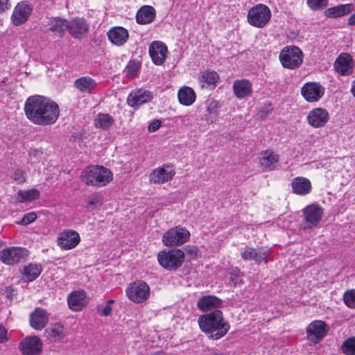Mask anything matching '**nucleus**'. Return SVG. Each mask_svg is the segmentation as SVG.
<instances>
[{"label": "nucleus", "mask_w": 355, "mask_h": 355, "mask_svg": "<svg viewBox=\"0 0 355 355\" xmlns=\"http://www.w3.org/2000/svg\"><path fill=\"white\" fill-rule=\"evenodd\" d=\"M140 68L139 62L135 61H130L126 67L127 74L133 77L136 75Z\"/></svg>", "instance_id": "44"}, {"label": "nucleus", "mask_w": 355, "mask_h": 355, "mask_svg": "<svg viewBox=\"0 0 355 355\" xmlns=\"http://www.w3.org/2000/svg\"><path fill=\"white\" fill-rule=\"evenodd\" d=\"M223 305V301L214 295H205L200 297L197 302L198 308L204 312L217 309Z\"/></svg>", "instance_id": "24"}, {"label": "nucleus", "mask_w": 355, "mask_h": 355, "mask_svg": "<svg viewBox=\"0 0 355 355\" xmlns=\"http://www.w3.org/2000/svg\"><path fill=\"white\" fill-rule=\"evenodd\" d=\"M291 187L294 193L305 196L311 191V181L304 177H297L292 180Z\"/></svg>", "instance_id": "27"}, {"label": "nucleus", "mask_w": 355, "mask_h": 355, "mask_svg": "<svg viewBox=\"0 0 355 355\" xmlns=\"http://www.w3.org/2000/svg\"><path fill=\"white\" fill-rule=\"evenodd\" d=\"M155 16L156 12L153 6H144L137 11L136 20L139 24H148L155 19Z\"/></svg>", "instance_id": "30"}, {"label": "nucleus", "mask_w": 355, "mask_h": 355, "mask_svg": "<svg viewBox=\"0 0 355 355\" xmlns=\"http://www.w3.org/2000/svg\"><path fill=\"white\" fill-rule=\"evenodd\" d=\"M80 179L88 186L102 187L112 181L113 173L105 166L91 165L82 171Z\"/></svg>", "instance_id": "3"}, {"label": "nucleus", "mask_w": 355, "mask_h": 355, "mask_svg": "<svg viewBox=\"0 0 355 355\" xmlns=\"http://www.w3.org/2000/svg\"><path fill=\"white\" fill-rule=\"evenodd\" d=\"M69 307L73 311H80L86 304V293L83 290L71 293L67 298Z\"/></svg>", "instance_id": "25"}, {"label": "nucleus", "mask_w": 355, "mask_h": 355, "mask_svg": "<svg viewBox=\"0 0 355 355\" xmlns=\"http://www.w3.org/2000/svg\"><path fill=\"white\" fill-rule=\"evenodd\" d=\"M160 266L168 270H176L184 261V252L180 249L162 250L157 254Z\"/></svg>", "instance_id": "4"}, {"label": "nucleus", "mask_w": 355, "mask_h": 355, "mask_svg": "<svg viewBox=\"0 0 355 355\" xmlns=\"http://www.w3.org/2000/svg\"><path fill=\"white\" fill-rule=\"evenodd\" d=\"M348 24L349 26H355V12L348 19Z\"/></svg>", "instance_id": "54"}, {"label": "nucleus", "mask_w": 355, "mask_h": 355, "mask_svg": "<svg viewBox=\"0 0 355 355\" xmlns=\"http://www.w3.org/2000/svg\"><path fill=\"white\" fill-rule=\"evenodd\" d=\"M184 250V255H187L189 259H193L197 257L198 248L196 246L187 245Z\"/></svg>", "instance_id": "47"}, {"label": "nucleus", "mask_w": 355, "mask_h": 355, "mask_svg": "<svg viewBox=\"0 0 355 355\" xmlns=\"http://www.w3.org/2000/svg\"><path fill=\"white\" fill-rule=\"evenodd\" d=\"M343 300L347 306L355 309V290L346 291L343 295Z\"/></svg>", "instance_id": "43"}, {"label": "nucleus", "mask_w": 355, "mask_h": 355, "mask_svg": "<svg viewBox=\"0 0 355 355\" xmlns=\"http://www.w3.org/2000/svg\"><path fill=\"white\" fill-rule=\"evenodd\" d=\"M303 58L302 50L296 46H286L279 54V60L282 66L288 69L299 68L302 64Z\"/></svg>", "instance_id": "5"}, {"label": "nucleus", "mask_w": 355, "mask_h": 355, "mask_svg": "<svg viewBox=\"0 0 355 355\" xmlns=\"http://www.w3.org/2000/svg\"><path fill=\"white\" fill-rule=\"evenodd\" d=\"M112 310V309L111 306L105 304L104 308L99 312V314L103 316H108L111 314Z\"/></svg>", "instance_id": "52"}, {"label": "nucleus", "mask_w": 355, "mask_h": 355, "mask_svg": "<svg viewBox=\"0 0 355 355\" xmlns=\"http://www.w3.org/2000/svg\"><path fill=\"white\" fill-rule=\"evenodd\" d=\"M270 255V250L263 247L254 248L245 246L241 251V257L244 261H254L257 264H260L262 261L267 263Z\"/></svg>", "instance_id": "11"}, {"label": "nucleus", "mask_w": 355, "mask_h": 355, "mask_svg": "<svg viewBox=\"0 0 355 355\" xmlns=\"http://www.w3.org/2000/svg\"><path fill=\"white\" fill-rule=\"evenodd\" d=\"M175 171L173 166L164 164L162 166L155 168L149 174V180L155 184H162L173 180Z\"/></svg>", "instance_id": "12"}, {"label": "nucleus", "mask_w": 355, "mask_h": 355, "mask_svg": "<svg viewBox=\"0 0 355 355\" xmlns=\"http://www.w3.org/2000/svg\"><path fill=\"white\" fill-rule=\"evenodd\" d=\"M178 97L180 104L189 106L195 102L196 95L192 88L184 86L179 89Z\"/></svg>", "instance_id": "34"}, {"label": "nucleus", "mask_w": 355, "mask_h": 355, "mask_svg": "<svg viewBox=\"0 0 355 355\" xmlns=\"http://www.w3.org/2000/svg\"><path fill=\"white\" fill-rule=\"evenodd\" d=\"M103 201V196L98 193H94L88 198L87 204L90 206L96 205H101Z\"/></svg>", "instance_id": "46"}, {"label": "nucleus", "mask_w": 355, "mask_h": 355, "mask_svg": "<svg viewBox=\"0 0 355 355\" xmlns=\"http://www.w3.org/2000/svg\"><path fill=\"white\" fill-rule=\"evenodd\" d=\"M49 322V315L46 310L41 308H36L30 314V324L36 329L41 330L45 327Z\"/></svg>", "instance_id": "23"}, {"label": "nucleus", "mask_w": 355, "mask_h": 355, "mask_svg": "<svg viewBox=\"0 0 355 355\" xmlns=\"http://www.w3.org/2000/svg\"><path fill=\"white\" fill-rule=\"evenodd\" d=\"M8 0H0V12H3L9 8Z\"/></svg>", "instance_id": "53"}, {"label": "nucleus", "mask_w": 355, "mask_h": 355, "mask_svg": "<svg viewBox=\"0 0 355 355\" xmlns=\"http://www.w3.org/2000/svg\"><path fill=\"white\" fill-rule=\"evenodd\" d=\"M272 105L270 103H269L268 105H265L264 107H263L261 108V110H260L261 116H266L267 114L270 113L272 112Z\"/></svg>", "instance_id": "51"}, {"label": "nucleus", "mask_w": 355, "mask_h": 355, "mask_svg": "<svg viewBox=\"0 0 355 355\" xmlns=\"http://www.w3.org/2000/svg\"><path fill=\"white\" fill-rule=\"evenodd\" d=\"M233 90L235 96L238 98H244L251 95L252 92V85L251 83L246 79L236 80L233 84Z\"/></svg>", "instance_id": "28"}, {"label": "nucleus", "mask_w": 355, "mask_h": 355, "mask_svg": "<svg viewBox=\"0 0 355 355\" xmlns=\"http://www.w3.org/2000/svg\"><path fill=\"white\" fill-rule=\"evenodd\" d=\"M212 355H227V354L225 353H223V352H218L213 353Z\"/></svg>", "instance_id": "57"}, {"label": "nucleus", "mask_w": 355, "mask_h": 355, "mask_svg": "<svg viewBox=\"0 0 355 355\" xmlns=\"http://www.w3.org/2000/svg\"><path fill=\"white\" fill-rule=\"evenodd\" d=\"M247 17L250 25L257 28H262L270 21L271 11L267 6L260 3L249 10Z\"/></svg>", "instance_id": "6"}, {"label": "nucleus", "mask_w": 355, "mask_h": 355, "mask_svg": "<svg viewBox=\"0 0 355 355\" xmlns=\"http://www.w3.org/2000/svg\"><path fill=\"white\" fill-rule=\"evenodd\" d=\"M279 162V155L272 151L266 150L261 153L260 163L266 169L272 171L275 168V164Z\"/></svg>", "instance_id": "35"}, {"label": "nucleus", "mask_w": 355, "mask_h": 355, "mask_svg": "<svg viewBox=\"0 0 355 355\" xmlns=\"http://www.w3.org/2000/svg\"><path fill=\"white\" fill-rule=\"evenodd\" d=\"M206 117H210V115H209V114L208 112H207V114H205L204 115L203 119H204L205 121V118H206Z\"/></svg>", "instance_id": "58"}, {"label": "nucleus", "mask_w": 355, "mask_h": 355, "mask_svg": "<svg viewBox=\"0 0 355 355\" xmlns=\"http://www.w3.org/2000/svg\"><path fill=\"white\" fill-rule=\"evenodd\" d=\"M7 340V329L2 324H0V343H3Z\"/></svg>", "instance_id": "50"}, {"label": "nucleus", "mask_w": 355, "mask_h": 355, "mask_svg": "<svg viewBox=\"0 0 355 355\" xmlns=\"http://www.w3.org/2000/svg\"><path fill=\"white\" fill-rule=\"evenodd\" d=\"M153 93L148 90L139 89L131 92L127 98V103L130 107H135L150 101Z\"/></svg>", "instance_id": "20"}, {"label": "nucleus", "mask_w": 355, "mask_h": 355, "mask_svg": "<svg viewBox=\"0 0 355 355\" xmlns=\"http://www.w3.org/2000/svg\"><path fill=\"white\" fill-rule=\"evenodd\" d=\"M162 121L159 119H155L153 121L148 125V131L149 132H155L157 131L161 126Z\"/></svg>", "instance_id": "49"}, {"label": "nucleus", "mask_w": 355, "mask_h": 355, "mask_svg": "<svg viewBox=\"0 0 355 355\" xmlns=\"http://www.w3.org/2000/svg\"><path fill=\"white\" fill-rule=\"evenodd\" d=\"M329 328L328 325L322 320L312 322L306 328V336L309 341L316 344L320 342L327 334Z\"/></svg>", "instance_id": "13"}, {"label": "nucleus", "mask_w": 355, "mask_h": 355, "mask_svg": "<svg viewBox=\"0 0 355 355\" xmlns=\"http://www.w3.org/2000/svg\"><path fill=\"white\" fill-rule=\"evenodd\" d=\"M198 323L201 331L213 340L223 337L230 328V324L223 318V312L218 309L200 315Z\"/></svg>", "instance_id": "2"}, {"label": "nucleus", "mask_w": 355, "mask_h": 355, "mask_svg": "<svg viewBox=\"0 0 355 355\" xmlns=\"http://www.w3.org/2000/svg\"><path fill=\"white\" fill-rule=\"evenodd\" d=\"M325 88L319 82H307L301 88V94L309 103L318 101L324 94Z\"/></svg>", "instance_id": "10"}, {"label": "nucleus", "mask_w": 355, "mask_h": 355, "mask_svg": "<svg viewBox=\"0 0 355 355\" xmlns=\"http://www.w3.org/2000/svg\"><path fill=\"white\" fill-rule=\"evenodd\" d=\"M114 123V119L110 114L99 113L96 119L95 124L103 130H108Z\"/></svg>", "instance_id": "38"}, {"label": "nucleus", "mask_w": 355, "mask_h": 355, "mask_svg": "<svg viewBox=\"0 0 355 355\" xmlns=\"http://www.w3.org/2000/svg\"><path fill=\"white\" fill-rule=\"evenodd\" d=\"M189 232L184 227L176 226L169 229L162 236V242L167 247L178 246L189 241Z\"/></svg>", "instance_id": "7"}, {"label": "nucleus", "mask_w": 355, "mask_h": 355, "mask_svg": "<svg viewBox=\"0 0 355 355\" xmlns=\"http://www.w3.org/2000/svg\"><path fill=\"white\" fill-rule=\"evenodd\" d=\"M95 80L89 76H82L76 79L74 83V87L82 93L92 94L96 87Z\"/></svg>", "instance_id": "31"}, {"label": "nucleus", "mask_w": 355, "mask_h": 355, "mask_svg": "<svg viewBox=\"0 0 355 355\" xmlns=\"http://www.w3.org/2000/svg\"><path fill=\"white\" fill-rule=\"evenodd\" d=\"M167 46L160 41H154L149 46V53L154 64L161 65L166 60Z\"/></svg>", "instance_id": "18"}, {"label": "nucleus", "mask_w": 355, "mask_h": 355, "mask_svg": "<svg viewBox=\"0 0 355 355\" xmlns=\"http://www.w3.org/2000/svg\"><path fill=\"white\" fill-rule=\"evenodd\" d=\"M68 24L69 28H67V30L70 35L76 39L82 38L89 30V25L83 18H73L68 21Z\"/></svg>", "instance_id": "19"}, {"label": "nucleus", "mask_w": 355, "mask_h": 355, "mask_svg": "<svg viewBox=\"0 0 355 355\" xmlns=\"http://www.w3.org/2000/svg\"><path fill=\"white\" fill-rule=\"evenodd\" d=\"M354 10L353 3L342 4L329 8L324 10V15L329 18H337L346 15Z\"/></svg>", "instance_id": "29"}, {"label": "nucleus", "mask_w": 355, "mask_h": 355, "mask_svg": "<svg viewBox=\"0 0 355 355\" xmlns=\"http://www.w3.org/2000/svg\"><path fill=\"white\" fill-rule=\"evenodd\" d=\"M351 91H352V93L353 94V95L355 96V80H354V85H352V87L351 89Z\"/></svg>", "instance_id": "55"}, {"label": "nucleus", "mask_w": 355, "mask_h": 355, "mask_svg": "<svg viewBox=\"0 0 355 355\" xmlns=\"http://www.w3.org/2000/svg\"><path fill=\"white\" fill-rule=\"evenodd\" d=\"M46 26L49 31L59 36H62L69 28L68 21L59 17L50 19Z\"/></svg>", "instance_id": "33"}, {"label": "nucleus", "mask_w": 355, "mask_h": 355, "mask_svg": "<svg viewBox=\"0 0 355 355\" xmlns=\"http://www.w3.org/2000/svg\"><path fill=\"white\" fill-rule=\"evenodd\" d=\"M354 61L351 55L343 53L336 60L334 68L337 73L342 76L351 75L354 71Z\"/></svg>", "instance_id": "16"}, {"label": "nucleus", "mask_w": 355, "mask_h": 355, "mask_svg": "<svg viewBox=\"0 0 355 355\" xmlns=\"http://www.w3.org/2000/svg\"><path fill=\"white\" fill-rule=\"evenodd\" d=\"M219 107L218 102L211 99L207 107V112L210 115V117H206L205 121L207 123H212L215 122L218 115V108Z\"/></svg>", "instance_id": "39"}, {"label": "nucleus", "mask_w": 355, "mask_h": 355, "mask_svg": "<svg viewBox=\"0 0 355 355\" xmlns=\"http://www.w3.org/2000/svg\"><path fill=\"white\" fill-rule=\"evenodd\" d=\"M302 212L304 220L309 228L316 226L323 215L322 208L317 204H311L305 207Z\"/></svg>", "instance_id": "15"}, {"label": "nucleus", "mask_w": 355, "mask_h": 355, "mask_svg": "<svg viewBox=\"0 0 355 355\" xmlns=\"http://www.w3.org/2000/svg\"><path fill=\"white\" fill-rule=\"evenodd\" d=\"M341 349L345 355H355V336L347 338L343 343Z\"/></svg>", "instance_id": "41"}, {"label": "nucleus", "mask_w": 355, "mask_h": 355, "mask_svg": "<svg viewBox=\"0 0 355 355\" xmlns=\"http://www.w3.org/2000/svg\"><path fill=\"white\" fill-rule=\"evenodd\" d=\"M329 0H307V5L312 10H320L325 8Z\"/></svg>", "instance_id": "42"}, {"label": "nucleus", "mask_w": 355, "mask_h": 355, "mask_svg": "<svg viewBox=\"0 0 355 355\" xmlns=\"http://www.w3.org/2000/svg\"><path fill=\"white\" fill-rule=\"evenodd\" d=\"M42 270L40 264L30 263L23 268L21 270V279L24 282H29L36 279Z\"/></svg>", "instance_id": "32"}, {"label": "nucleus", "mask_w": 355, "mask_h": 355, "mask_svg": "<svg viewBox=\"0 0 355 355\" xmlns=\"http://www.w3.org/2000/svg\"><path fill=\"white\" fill-rule=\"evenodd\" d=\"M13 179L18 183H24L26 181L24 173L21 169H17L13 175Z\"/></svg>", "instance_id": "48"}, {"label": "nucleus", "mask_w": 355, "mask_h": 355, "mask_svg": "<svg viewBox=\"0 0 355 355\" xmlns=\"http://www.w3.org/2000/svg\"><path fill=\"white\" fill-rule=\"evenodd\" d=\"M33 8L31 5L21 2L14 9L11 19L15 26H19L24 24L28 19Z\"/></svg>", "instance_id": "17"}, {"label": "nucleus", "mask_w": 355, "mask_h": 355, "mask_svg": "<svg viewBox=\"0 0 355 355\" xmlns=\"http://www.w3.org/2000/svg\"><path fill=\"white\" fill-rule=\"evenodd\" d=\"M36 218L37 214L35 212L31 211L28 214H26L21 218V220L19 221L17 223L22 225H27L31 223L32 222L35 221Z\"/></svg>", "instance_id": "45"}, {"label": "nucleus", "mask_w": 355, "mask_h": 355, "mask_svg": "<svg viewBox=\"0 0 355 355\" xmlns=\"http://www.w3.org/2000/svg\"><path fill=\"white\" fill-rule=\"evenodd\" d=\"M126 294L131 301L142 303L148 298L150 288L146 282L138 281L130 284L126 290Z\"/></svg>", "instance_id": "9"}, {"label": "nucleus", "mask_w": 355, "mask_h": 355, "mask_svg": "<svg viewBox=\"0 0 355 355\" xmlns=\"http://www.w3.org/2000/svg\"><path fill=\"white\" fill-rule=\"evenodd\" d=\"M24 112L27 119L33 123L46 126L56 122L60 108L53 100L44 96L35 95L26 99Z\"/></svg>", "instance_id": "1"}, {"label": "nucleus", "mask_w": 355, "mask_h": 355, "mask_svg": "<svg viewBox=\"0 0 355 355\" xmlns=\"http://www.w3.org/2000/svg\"><path fill=\"white\" fill-rule=\"evenodd\" d=\"M114 301L113 300H107V302H106V305H110V306H111V305L114 303Z\"/></svg>", "instance_id": "56"}, {"label": "nucleus", "mask_w": 355, "mask_h": 355, "mask_svg": "<svg viewBox=\"0 0 355 355\" xmlns=\"http://www.w3.org/2000/svg\"><path fill=\"white\" fill-rule=\"evenodd\" d=\"M42 346V342L38 336H26L20 342L19 349L23 355H40Z\"/></svg>", "instance_id": "14"}, {"label": "nucleus", "mask_w": 355, "mask_h": 355, "mask_svg": "<svg viewBox=\"0 0 355 355\" xmlns=\"http://www.w3.org/2000/svg\"><path fill=\"white\" fill-rule=\"evenodd\" d=\"M107 36L112 44L120 46L126 42L129 33L127 29L121 26H116L112 28L107 32Z\"/></svg>", "instance_id": "26"}, {"label": "nucleus", "mask_w": 355, "mask_h": 355, "mask_svg": "<svg viewBox=\"0 0 355 355\" xmlns=\"http://www.w3.org/2000/svg\"><path fill=\"white\" fill-rule=\"evenodd\" d=\"M40 197V191L36 189L29 190H19L17 193L16 199L20 202H31Z\"/></svg>", "instance_id": "36"}, {"label": "nucleus", "mask_w": 355, "mask_h": 355, "mask_svg": "<svg viewBox=\"0 0 355 355\" xmlns=\"http://www.w3.org/2000/svg\"><path fill=\"white\" fill-rule=\"evenodd\" d=\"M63 333V327L58 323L53 324L45 329L44 334L48 338H57L61 336Z\"/></svg>", "instance_id": "40"}, {"label": "nucleus", "mask_w": 355, "mask_h": 355, "mask_svg": "<svg viewBox=\"0 0 355 355\" xmlns=\"http://www.w3.org/2000/svg\"><path fill=\"white\" fill-rule=\"evenodd\" d=\"M80 242V236L74 230H65L58 239V245L63 249L69 250L75 248Z\"/></svg>", "instance_id": "21"}, {"label": "nucleus", "mask_w": 355, "mask_h": 355, "mask_svg": "<svg viewBox=\"0 0 355 355\" xmlns=\"http://www.w3.org/2000/svg\"><path fill=\"white\" fill-rule=\"evenodd\" d=\"M219 79L218 74L214 71H206L200 77L202 87H215Z\"/></svg>", "instance_id": "37"}, {"label": "nucleus", "mask_w": 355, "mask_h": 355, "mask_svg": "<svg viewBox=\"0 0 355 355\" xmlns=\"http://www.w3.org/2000/svg\"><path fill=\"white\" fill-rule=\"evenodd\" d=\"M309 123L314 128L323 127L329 120V113L323 108H315L307 116Z\"/></svg>", "instance_id": "22"}, {"label": "nucleus", "mask_w": 355, "mask_h": 355, "mask_svg": "<svg viewBox=\"0 0 355 355\" xmlns=\"http://www.w3.org/2000/svg\"><path fill=\"white\" fill-rule=\"evenodd\" d=\"M28 256V250L21 247H10L0 251L1 261L9 266H13L24 261Z\"/></svg>", "instance_id": "8"}]
</instances>
